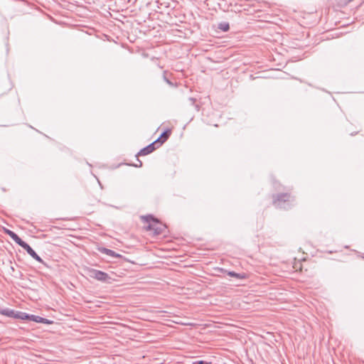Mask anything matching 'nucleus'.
<instances>
[{
  "mask_svg": "<svg viewBox=\"0 0 364 364\" xmlns=\"http://www.w3.org/2000/svg\"><path fill=\"white\" fill-rule=\"evenodd\" d=\"M171 134L170 130H166L164 131L161 136L156 140L157 143H159L160 144H162L164 141H166L168 138L169 137Z\"/></svg>",
  "mask_w": 364,
  "mask_h": 364,
  "instance_id": "nucleus-9",
  "label": "nucleus"
},
{
  "mask_svg": "<svg viewBox=\"0 0 364 364\" xmlns=\"http://www.w3.org/2000/svg\"><path fill=\"white\" fill-rule=\"evenodd\" d=\"M292 197L289 193L279 194L274 198V205L280 208L287 209L289 208V203L292 200Z\"/></svg>",
  "mask_w": 364,
  "mask_h": 364,
  "instance_id": "nucleus-2",
  "label": "nucleus"
},
{
  "mask_svg": "<svg viewBox=\"0 0 364 364\" xmlns=\"http://www.w3.org/2000/svg\"><path fill=\"white\" fill-rule=\"evenodd\" d=\"M27 253L36 261L43 263V259L36 254V252L26 242L21 247Z\"/></svg>",
  "mask_w": 364,
  "mask_h": 364,
  "instance_id": "nucleus-5",
  "label": "nucleus"
},
{
  "mask_svg": "<svg viewBox=\"0 0 364 364\" xmlns=\"http://www.w3.org/2000/svg\"><path fill=\"white\" fill-rule=\"evenodd\" d=\"M36 316H36V315H31L27 313L23 312L21 320H28V321H32L35 322Z\"/></svg>",
  "mask_w": 364,
  "mask_h": 364,
  "instance_id": "nucleus-10",
  "label": "nucleus"
},
{
  "mask_svg": "<svg viewBox=\"0 0 364 364\" xmlns=\"http://www.w3.org/2000/svg\"><path fill=\"white\" fill-rule=\"evenodd\" d=\"M193 364H208V363L203 361V360H198V361L194 362Z\"/></svg>",
  "mask_w": 364,
  "mask_h": 364,
  "instance_id": "nucleus-15",
  "label": "nucleus"
},
{
  "mask_svg": "<svg viewBox=\"0 0 364 364\" xmlns=\"http://www.w3.org/2000/svg\"><path fill=\"white\" fill-rule=\"evenodd\" d=\"M42 323L50 324V323H52V321L47 318H43V321H42Z\"/></svg>",
  "mask_w": 364,
  "mask_h": 364,
  "instance_id": "nucleus-14",
  "label": "nucleus"
},
{
  "mask_svg": "<svg viewBox=\"0 0 364 364\" xmlns=\"http://www.w3.org/2000/svg\"><path fill=\"white\" fill-rule=\"evenodd\" d=\"M42 321H43V318L37 316L35 322L42 323Z\"/></svg>",
  "mask_w": 364,
  "mask_h": 364,
  "instance_id": "nucleus-13",
  "label": "nucleus"
},
{
  "mask_svg": "<svg viewBox=\"0 0 364 364\" xmlns=\"http://www.w3.org/2000/svg\"><path fill=\"white\" fill-rule=\"evenodd\" d=\"M228 274L229 276H230V277H235V278H237V279H243V278H245V275L244 274H238V273H236L235 272H229L228 273Z\"/></svg>",
  "mask_w": 364,
  "mask_h": 364,
  "instance_id": "nucleus-12",
  "label": "nucleus"
},
{
  "mask_svg": "<svg viewBox=\"0 0 364 364\" xmlns=\"http://www.w3.org/2000/svg\"><path fill=\"white\" fill-rule=\"evenodd\" d=\"M218 28L223 31H228L230 28L229 23L223 22L219 24Z\"/></svg>",
  "mask_w": 364,
  "mask_h": 364,
  "instance_id": "nucleus-11",
  "label": "nucleus"
},
{
  "mask_svg": "<svg viewBox=\"0 0 364 364\" xmlns=\"http://www.w3.org/2000/svg\"><path fill=\"white\" fill-rule=\"evenodd\" d=\"M97 183L100 184V186H101V183L100 182V181L98 180V178H97Z\"/></svg>",
  "mask_w": 364,
  "mask_h": 364,
  "instance_id": "nucleus-18",
  "label": "nucleus"
},
{
  "mask_svg": "<svg viewBox=\"0 0 364 364\" xmlns=\"http://www.w3.org/2000/svg\"><path fill=\"white\" fill-rule=\"evenodd\" d=\"M5 232L21 247L26 243V242L23 241L14 232L10 230H5Z\"/></svg>",
  "mask_w": 364,
  "mask_h": 364,
  "instance_id": "nucleus-6",
  "label": "nucleus"
},
{
  "mask_svg": "<svg viewBox=\"0 0 364 364\" xmlns=\"http://www.w3.org/2000/svg\"><path fill=\"white\" fill-rule=\"evenodd\" d=\"M156 144H158V143L155 141L153 143L149 144L147 146L141 149L138 154L141 155V156H145V155H147V154L153 152L156 149L155 145Z\"/></svg>",
  "mask_w": 364,
  "mask_h": 364,
  "instance_id": "nucleus-7",
  "label": "nucleus"
},
{
  "mask_svg": "<svg viewBox=\"0 0 364 364\" xmlns=\"http://www.w3.org/2000/svg\"><path fill=\"white\" fill-rule=\"evenodd\" d=\"M92 277L99 281L107 283H110V280L112 279L108 274L97 269H92Z\"/></svg>",
  "mask_w": 364,
  "mask_h": 364,
  "instance_id": "nucleus-4",
  "label": "nucleus"
},
{
  "mask_svg": "<svg viewBox=\"0 0 364 364\" xmlns=\"http://www.w3.org/2000/svg\"><path fill=\"white\" fill-rule=\"evenodd\" d=\"M189 100L191 101L193 105L195 103V99L191 97V98H189Z\"/></svg>",
  "mask_w": 364,
  "mask_h": 364,
  "instance_id": "nucleus-16",
  "label": "nucleus"
},
{
  "mask_svg": "<svg viewBox=\"0 0 364 364\" xmlns=\"http://www.w3.org/2000/svg\"><path fill=\"white\" fill-rule=\"evenodd\" d=\"M208 364H211L210 363H208Z\"/></svg>",
  "mask_w": 364,
  "mask_h": 364,
  "instance_id": "nucleus-19",
  "label": "nucleus"
},
{
  "mask_svg": "<svg viewBox=\"0 0 364 364\" xmlns=\"http://www.w3.org/2000/svg\"><path fill=\"white\" fill-rule=\"evenodd\" d=\"M99 251L103 254L107 255L109 257H114V258H119L122 257L121 255L115 252L114 251L105 248V247H99Z\"/></svg>",
  "mask_w": 364,
  "mask_h": 364,
  "instance_id": "nucleus-8",
  "label": "nucleus"
},
{
  "mask_svg": "<svg viewBox=\"0 0 364 364\" xmlns=\"http://www.w3.org/2000/svg\"><path fill=\"white\" fill-rule=\"evenodd\" d=\"M0 314L6 316L10 318H14L16 319L22 318V311H15L8 308L0 309Z\"/></svg>",
  "mask_w": 364,
  "mask_h": 364,
  "instance_id": "nucleus-3",
  "label": "nucleus"
},
{
  "mask_svg": "<svg viewBox=\"0 0 364 364\" xmlns=\"http://www.w3.org/2000/svg\"><path fill=\"white\" fill-rule=\"evenodd\" d=\"M166 81L167 82V83H168L169 85H172V83L167 79H166Z\"/></svg>",
  "mask_w": 364,
  "mask_h": 364,
  "instance_id": "nucleus-17",
  "label": "nucleus"
},
{
  "mask_svg": "<svg viewBox=\"0 0 364 364\" xmlns=\"http://www.w3.org/2000/svg\"><path fill=\"white\" fill-rule=\"evenodd\" d=\"M141 219L145 223H148L146 229L147 230L153 231L155 235H161L166 228V225L160 223L157 219L151 215L142 216Z\"/></svg>",
  "mask_w": 364,
  "mask_h": 364,
  "instance_id": "nucleus-1",
  "label": "nucleus"
}]
</instances>
